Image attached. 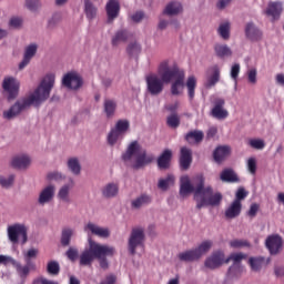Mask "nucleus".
<instances>
[{
    "mask_svg": "<svg viewBox=\"0 0 284 284\" xmlns=\"http://www.w3.org/2000/svg\"><path fill=\"white\" fill-rule=\"evenodd\" d=\"M230 152H232V150L227 145L217 146L213 152L215 163H223V161L230 156Z\"/></svg>",
    "mask_w": 284,
    "mask_h": 284,
    "instance_id": "nucleus-26",
    "label": "nucleus"
},
{
    "mask_svg": "<svg viewBox=\"0 0 284 284\" xmlns=\"http://www.w3.org/2000/svg\"><path fill=\"white\" fill-rule=\"evenodd\" d=\"M246 165L250 174L256 175V158H250Z\"/></svg>",
    "mask_w": 284,
    "mask_h": 284,
    "instance_id": "nucleus-54",
    "label": "nucleus"
},
{
    "mask_svg": "<svg viewBox=\"0 0 284 284\" xmlns=\"http://www.w3.org/2000/svg\"><path fill=\"white\" fill-rule=\"evenodd\" d=\"M61 20H62L61 13H53L51 19L48 21L49 30H54V28H57V26L61 23Z\"/></svg>",
    "mask_w": 284,
    "mask_h": 284,
    "instance_id": "nucleus-50",
    "label": "nucleus"
},
{
    "mask_svg": "<svg viewBox=\"0 0 284 284\" xmlns=\"http://www.w3.org/2000/svg\"><path fill=\"white\" fill-rule=\"evenodd\" d=\"M65 256L69 258V261H77V258H79V250L74 248V247H70L67 253Z\"/></svg>",
    "mask_w": 284,
    "mask_h": 284,
    "instance_id": "nucleus-56",
    "label": "nucleus"
},
{
    "mask_svg": "<svg viewBox=\"0 0 284 284\" xmlns=\"http://www.w3.org/2000/svg\"><path fill=\"white\" fill-rule=\"evenodd\" d=\"M130 130V121L128 120H119L115 123V126L111 129L108 134V143L109 145H116V141L123 139V134Z\"/></svg>",
    "mask_w": 284,
    "mask_h": 284,
    "instance_id": "nucleus-8",
    "label": "nucleus"
},
{
    "mask_svg": "<svg viewBox=\"0 0 284 284\" xmlns=\"http://www.w3.org/2000/svg\"><path fill=\"white\" fill-rule=\"evenodd\" d=\"M170 60H163L158 67V74L146 77V88L151 97H159L165 90V83H170L172 77L169 72Z\"/></svg>",
    "mask_w": 284,
    "mask_h": 284,
    "instance_id": "nucleus-3",
    "label": "nucleus"
},
{
    "mask_svg": "<svg viewBox=\"0 0 284 284\" xmlns=\"http://www.w3.org/2000/svg\"><path fill=\"white\" fill-rule=\"evenodd\" d=\"M85 232H91V234H94L95 236H99L100 239H108L110 236V230L101 227L94 223H88L84 227Z\"/></svg>",
    "mask_w": 284,
    "mask_h": 284,
    "instance_id": "nucleus-22",
    "label": "nucleus"
},
{
    "mask_svg": "<svg viewBox=\"0 0 284 284\" xmlns=\"http://www.w3.org/2000/svg\"><path fill=\"white\" fill-rule=\"evenodd\" d=\"M166 125L169 128H172L173 130H176L179 125H181V118L179 116L178 113H172L166 118Z\"/></svg>",
    "mask_w": 284,
    "mask_h": 284,
    "instance_id": "nucleus-47",
    "label": "nucleus"
},
{
    "mask_svg": "<svg viewBox=\"0 0 284 284\" xmlns=\"http://www.w3.org/2000/svg\"><path fill=\"white\" fill-rule=\"evenodd\" d=\"M114 247L108 245H101L92 239H89V248H85L80 254V265L83 267H90L94 263V258H101V256H114Z\"/></svg>",
    "mask_w": 284,
    "mask_h": 284,
    "instance_id": "nucleus-4",
    "label": "nucleus"
},
{
    "mask_svg": "<svg viewBox=\"0 0 284 284\" xmlns=\"http://www.w3.org/2000/svg\"><path fill=\"white\" fill-rule=\"evenodd\" d=\"M116 283V275L111 274L108 275L100 284H115Z\"/></svg>",
    "mask_w": 284,
    "mask_h": 284,
    "instance_id": "nucleus-64",
    "label": "nucleus"
},
{
    "mask_svg": "<svg viewBox=\"0 0 284 284\" xmlns=\"http://www.w3.org/2000/svg\"><path fill=\"white\" fill-rule=\"evenodd\" d=\"M19 81L12 77L3 79L2 89L8 93L9 100L17 99L19 94Z\"/></svg>",
    "mask_w": 284,
    "mask_h": 284,
    "instance_id": "nucleus-12",
    "label": "nucleus"
},
{
    "mask_svg": "<svg viewBox=\"0 0 284 284\" xmlns=\"http://www.w3.org/2000/svg\"><path fill=\"white\" fill-rule=\"evenodd\" d=\"M217 32L220 37L224 39V41H227V39H230V22L220 24Z\"/></svg>",
    "mask_w": 284,
    "mask_h": 284,
    "instance_id": "nucleus-48",
    "label": "nucleus"
},
{
    "mask_svg": "<svg viewBox=\"0 0 284 284\" xmlns=\"http://www.w3.org/2000/svg\"><path fill=\"white\" fill-rule=\"evenodd\" d=\"M240 73H241V64L239 63L233 64V67L231 68V79L236 81L239 79Z\"/></svg>",
    "mask_w": 284,
    "mask_h": 284,
    "instance_id": "nucleus-60",
    "label": "nucleus"
},
{
    "mask_svg": "<svg viewBox=\"0 0 284 284\" xmlns=\"http://www.w3.org/2000/svg\"><path fill=\"white\" fill-rule=\"evenodd\" d=\"M131 37H132V34L128 30L121 29L115 32V34L113 36V38L111 40V43L113 47H116L120 43H125L128 41V39H130Z\"/></svg>",
    "mask_w": 284,
    "mask_h": 284,
    "instance_id": "nucleus-28",
    "label": "nucleus"
},
{
    "mask_svg": "<svg viewBox=\"0 0 284 284\" xmlns=\"http://www.w3.org/2000/svg\"><path fill=\"white\" fill-rule=\"evenodd\" d=\"M74 186V181L71 180V184H64L58 192V199L64 203H70V190Z\"/></svg>",
    "mask_w": 284,
    "mask_h": 284,
    "instance_id": "nucleus-35",
    "label": "nucleus"
},
{
    "mask_svg": "<svg viewBox=\"0 0 284 284\" xmlns=\"http://www.w3.org/2000/svg\"><path fill=\"white\" fill-rule=\"evenodd\" d=\"M241 210H243V204L233 201L231 205L225 210L226 219H236V216L241 215Z\"/></svg>",
    "mask_w": 284,
    "mask_h": 284,
    "instance_id": "nucleus-31",
    "label": "nucleus"
},
{
    "mask_svg": "<svg viewBox=\"0 0 284 284\" xmlns=\"http://www.w3.org/2000/svg\"><path fill=\"white\" fill-rule=\"evenodd\" d=\"M265 246L267 247L270 254H278L283 247V237L281 235H270L265 241Z\"/></svg>",
    "mask_w": 284,
    "mask_h": 284,
    "instance_id": "nucleus-16",
    "label": "nucleus"
},
{
    "mask_svg": "<svg viewBox=\"0 0 284 284\" xmlns=\"http://www.w3.org/2000/svg\"><path fill=\"white\" fill-rule=\"evenodd\" d=\"M126 52L129 57H136L141 53V44L136 42L130 43L126 48Z\"/></svg>",
    "mask_w": 284,
    "mask_h": 284,
    "instance_id": "nucleus-49",
    "label": "nucleus"
},
{
    "mask_svg": "<svg viewBox=\"0 0 284 284\" xmlns=\"http://www.w3.org/2000/svg\"><path fill=\"white\" fill-rule=\"evenodd\" d=\"M22 23H23V20L19 17H12L9 20V27L10 28H19L20 26H22Z\"/></svg>",
    "mask_w": 284,
    "mask_h": 284,
    "instance_id": "nucleus-63",
    "label": "nucleus"
},
{
    "mask_svg": "<svg viewBox=\"0 0 284 284\" xmlns=\"http://www.w3.org/2000/svg\"><path fill=\"white\" fill-rule=\"evenodd\" d=\"M47 272L51 276H59V273L61 272V265H59V262L57 261H50L47 264Z\"/></svg>",
    "mask_w": 284,
    "mask_h": 284,
    "instance_id": "nucleus-46",
    "label": "nucleus"
},
{
    "mask_svg": "<svg viewBox=\"0 0 284 284\" xmlns=\"http://www.w3.org/2000/svg\"><path fill=\"white\" fill-rule=\"evenodd\" d=\"M220 179L223 183H241L239 174L233 169H224L220 174Z\"/></svg>",
    "mask_w": 284,
    "mask_h": 284,
    "instance_id": "nucleus-25",
    "label": "nucleus"
},
{
    "mask_svg": "<svg viewBox=\"0 0 284 284\" xmlns=\"http://www.w3.org/2000/svg\"><path fill=\"white\" fill-rule=\"evenodd\" d=\"M41 6V2L39 0H27L26 1V7L28 10H31V12H34L39 7Z\"/></svg>",
    "mask_w": 284,
    "mask_h": 284,
    "instance_id": "nucleus-58",
    "label": "nucleus"
},
{
    "mask_svg": "<svg viewBox=\"0 0 284 284\" xmlns=\"http://www.w3.org/2000/svg\"><path fill=\"white\" fill-rule=\"evenodd\" d=\"M212 116L214 119L223 120L230 116V112L225 110V99L217 98L213 101V109L211 110Z\"/></svg>",
    "mask_w": 284,
    "mask_h": 284,
    "instance_id": "nucleus-14",
    "label": "nucleus"
},
{
    "mask_svg": "<svg viewBox=\"0 0 284 284\" xmlns=\"http://www.w3.org/2000/svg\"><path fill=\"white\" fill-rule=\"evenodd\" d=\"M104 112L108 119H111V116H114V112H116V102L114 100H105Z\"/></svg>",
    "mask_w": 284,
    "mask_h": 284,
    "instance_id": "nucleus-42",
    "label": "nucleus"
},
{
    "mask_svg": "<svg viewBox=\"0 0 284 284\" xmlns=\"http://www.w3.org/2000/svg\"><path fill=\"white\" fill-rule=\"evenodd\" d=\"M150 203H152V197L148 194H142L131 202V207L139 210V207H143V205H150Z\"/></svg>",
    "mask_w": 284,
    "mask_h": 284,
    "instance_id": "nucleus-36",
    "label": "nucleus"
},
{
    "mask_svg": "<svg viewBox=\"0 0 284 284\" xmlns=\"http://www.w3.org/2000/svg\"><path fill=\"white\" fill-rule=\"evenodd\" d=\"M231 247L239 248V247H247L250 243L243 240H233L230 242Z\"/></svg>",
    "mask_w": 284,
    "mask_h": 284,
    "instance_id": "nucleus-62",
    "label": "nucleus"
},
{
    "mask_svg": "<svg viewBox=\"0 0 284 284\" xmlns=\"http://www.w3.org/2000/svg\"><path fill=\"white\" fill-rule=\"evenodd\" d=\"M14 183V175H9L8 178H0V185L2 187H10Z\"/></svg>",
    "mask_w": 284,
    "mask_h": 284,
    "instance_id": "nucleus-57",
    "label": "nucleus"
},
{
    "mask_svg": "<svg viewBox=\"0 0 284 284\" xmlns=\"http://www.w3.org/2000/svg\"><path fill=\"white\" fill-rule=\"evenodd\" d=\"M144 242L145 231L142 227L132 229L128 243L130 254L134 256V254H136V247H141Z\"/></svg>",
    "mask_w": 284,
    "mask_h": 284,
    "instance_id": "nucleus-9",
    "label": "nucleus"
},
{
    "mask_svg": "<svg viewBox=\"0 0 284 284\" xmlns=\"http://www.w3.org/2000/svg\"><path fill=\"white\" fill-rule=\"evenodd\" d=\"M245 37L248 41L257 42L263 39V32L254 24V22L246 23L245 27Z\"/></svg>",
    "mask_w": 284,
    "mask_h": 284,
    "instance_id": "nucleus-17",
    "label": "nucleus"
},
{
    "mask_svg": "<svg viewBox=\"0 0 284 284\" xmlns=\"http://www.w3.org/2000/svg\"><path fill=\"white\" fill-rule=\"evenodd\" d=\"M68 168L72 174H75V176H79L81 174V164L79 163V159L71 158L68 160Z\"/></svg>",
    "mask_w": 284,
    "mask_h": 284,
    "instance_id": "nucleus-40",
    "label": "nucleus"
},
{
    "mask_svg": "<svg viewBox=\"0 0 284 284\" xmlns=\"http://www.w3.org/2000/svg\"><path fill=\"white\" fill-rule=\"evenodd\" d=\"M170 185H174V175L169 174L166 179L159 180L158 187L160 190H163V192L168 191V187H170Z\"/></svg>",
    "mask_w": 284,
    "mask_h": 284,
    "instance_id": "nucleus-45",
    "label": "nucleus"
},
{
    "mask_svg": "<svg viewBox=\"0 0 284 284\" xmlns=\"http://www.w3.org/2000/svg\"><path fill=\"white\" fill-rule=\"evenodd\" d=\"M282 12H283V3L270 2L265 10V16L271 17L272 21H278V19H281Z\"/></svg>",
    "mask_w": 284,
    "mask_h": 284,
    "instance_id": "nucleus-18",
    "label": "nucleus"
},
{
    "mask_svg": "<svg viewBox=\"0 0 284 284\" xmlns=\"http://www.w3.org/2000/svg\"><path fill=\"white\" fill-rule=\"evenodd\" d=\"M17 272L20 276L24 277L30 274V264L27 263L26 266H22L21 264H17Z\"/></svg>",
    "mask_w": 284,
    "mask_h": 284,
    "instance_id": "nucleus-55",
    "label": "nucleus"
},
{
    "mask_svg": "<svg viewBox=\"0 0 284 284\" xmlns=\"http://www.w3.org/2000/svg\"><path fill=\"white\" fill-rule=\"evenodd\" d=\"M225 253L223 251H215L211 256L206 257L204 267L207 270H219L222 265H225Z\"/></svg>",
    "mask_w": 284,
    "mask_h": 284,
    "instance_id": "nucleus-10",
    "label": "nucleus"
},
{
    "mask_svg": "<svg viewBox=\"0 0 284 284\" xmlns=\"http://www.w3.org/2000/svg\"><path fill=\"white\" fill-rule=\"evenodd\" d=\"M8 239L13 244L17 245L20 241L21 245L28 243V226L24 224H13L7 229Z\"/></svg>",
    "mask_w": 284,
    "mask_h": 284,
    "instance_id": "nucleus-7",
    "label": "nucleus"
},
{
    "mask_svg": "<svg viewBox=\"0 0 284 284\" xmlns=\"http://www.w3.org/2000/svg\"><path fill=\"white\" fill-rule=\"evenodd\" d=\"M244 258H247L246 254L233 253L225 260V264L230 263V261H233V265L230 266L227 272L229 276H236V273H234L236 272V270L241 272V261H243Z\"/></svg>",
    "mask_w": 284,
    "mask_h": 284,
    "instance_id": "nucleus-15",
    "label": "nucleus"
},
{
    "mask_svg": "<svg viewBox=\"0 0 284 284\" xmlns=\"http://www.w3.org/2000/svg\"><path fill=\"white\" fill-rule=\"evenodd\" d=\"M54 192H55L54 185L50 184V185L45 186L40 192L38 203L40 205H45V203H50V201H52V199H54Z\"/></svg>",
    "mask_w": 284,
    "mask_h": 284,
    "instance_id": "nucleus-21",
    "label": "nucleus"
},
{
    "mask_svg": "<svg viewBox=\"0 0 284 284\" xmlns=\"http://www.w3.org/2000/svg\"><path fill=\"white\" fill-rule=\"evenodd\" d=\"M84 12H85L87 18L92 20V19H94V17H97V7H94V4L90 0H85L84 1Z\"/></svg>",
    "mask_w": 284,
    "mask_h": 284,
    "instance_id": "nucleus-44",
    "label": "nucleus"
},
{
    "mask_svg": "<svg viewBox=\"0 0 284 284\" xmlns=\"http://www.w3.org/2000/svg\"><path fill=\"white\" fill-rule=\"evenodd\" d=\"M214 51L216 57H219L220 59H223L225 57H232V49H230V47H227L226 44H215Z\"/></svg>",
    "mask_w": 284,
    "mask_h": 284,
    "instance_id": "nucleus-38",
    "label": "nucleus"
},
{
    "mask_svg": "<svg viewBox=\"0 0 284 284\" xmlns=\"http://www.w3.org/2000/svg\"><path fill=\"white\" fill-rule=\"evenodd\" d=\"M23 257L26 260V263L30 265V258H37V254H39V250L37 248H30L27 253L23 252Z\"/></svg>",
    "mask_w": 284,
    "mask_h": 284,
    "instance_id": "nucleus-53",
    "label": "nucleus"
},
{
    "mask_svg": "<svg viewBox=\"0 0 284 284\" xmlns=\"http://www.w3.org/2000/svg\"><path fill=\"white\" fill-rule=\"evenodd\" d=\"M132 156H135V161L132 164L133 170H141V168H145V165H150L154 161V156L148 155V151L141 149L138 141L130 143L125 153L122 155V160L128 163V161H132Z\"/></svg>",
    "mask_w": 284,
    "mask_h": 284,
    "instance_id": "nucleus-5",
    "label": "nucleus"
},
{
    "mask_svg": "<svg viewBox=\"0 0 284 284\" xmlns=\"http://www.w3.org/2000/svg\"><path fill=\"white\" fill-rule=\"evenodd\" d=\"M163 12L169 17H174V14L183 12V6L181 4V2L173 1L165 7Z\"/></svg>",
    "mask_w": 284,
    "mask_h": 284,
    "instance_id": "nucleus-34",
    "label": "nucleus"
},
{
    "mask_svg": "<svg viewBox=\"0 0 284 284\" xmlns=\"http://www.w3.org/2000/svg\"><path fill=\"white\" fill-rule=\"evenodd\" d=\"M196 189L194 201L196 203V210H203V207H216L221 205V201H223V194L214 193L212 186L205 187V178L203 175H196Z\"/></svg>",
    "mask_w": 284,
    "mask_h": 284,
    "instance_id": "nucleus-2",
    "label": "nucleus"
},
{
    "mask_svg": "<svg viewBox=\"0 0 284 284\" xmlns=\"http://www.w3.org/2000/svg\"><path fill=\"white\" fill-rule=\"evenodd\" d=\"M196 185H199V181H196V176L193 179V184L190 181V176L183 175L180 179V195L187 196V194H196Z\"/></svg>",
    "mask_w": 284,
    "mask_h": 284,
    "instance_id": "nucleus-11",
    "label": "nucleus"
},
{
    "mask_svg": "<svg viewBox=\"0 0 284 284\" xmlns=\"http://www.w3.org/2000/svg\"><path fill=\"white\" fill-rule=\"evenodd\" d=\"M260 209L261 206L257 203L251 204L250 210L247 211V216H250V219H254L256 214H258Z\"/></svg>",
    "mask_w": 284,
    "mask_h": 284,
    "instance_id": "nucleus-59",
    "label": "nucleus"
},
{
    "mask_svg": "<svg viewBox=\"0 0 284 284\" xmlns=\"http://www.w3.org/2000/svg\"><path fill=\"white\" fill-rule=\"evenodd\" d=\"M102 194L105 199H113L119 194V185L109 183L102 189Z\"/></svg>",
    "mask_w": 284,
    "mask_h": 284,
    "instance_id": "nucleus-37",
    "label": "nucleus"
},
{
    "mask_svg": "<svg viewBox=\"0 0 284 284\" xmlns=\"http://www.w3.org/2000/svg\"><path fill=\"white\" fill-rule=\"evenodd\" d=\"M186 89L190 101H194L195 90H196V78L191 75L186 80Z\"/></svg>",
    "mask_w": 284,
    "mask_h": 284,
    "instance_id": "nucleus-39",
    "label": "nucleus"
},
{
    "mask_svg": "<svg viewBox=\"0 0 284 284\" xmlns=\"http://www.w3.org/2000/svg\"><path fill=\"white\" fill-rule=\"evenodd\" d=\"M250 267L253 272H261L263 267H267L270 265V258L265 257H250L248 258Z\"/></svg>",
    "mask_w": 284,
    "mask_h": 284,
    "instance_id": "nucleus-23",
    "label": "nucleus"
},
{
    "mask_svg": "<svg viewBox=\"0 0 284 284\" xmlns=\"http://www.w3.org/2000/svg\"><path fill=\"white\" fill-rule=\"evenodd\" d=\"M106 14H108V22L114 21L116 17H119V12H121V4L118 0H109L105 6Z\"/></svg>",
    "mask_w": 284,
    "mask_h": 284,
    "instance_id": "nucleus-19",
    "label": "nucleus"
},
{
    "mask_svg": "<svg viewBox=\"0 0 284 284\" xmlns=\"http://www.w3.org/2000/svg\"><path fill=\"white\" fill-rule=\"evenodd\" d=\"M203 139H205L203 131L194 130L185 134V141L189 142L190 145L202 143Z\"/></svg>",
    "mask_w": 284,
    "mask_h": 284,
    "instance_id": "nucleus-30",
    "label": "nucleus"
},
{
    "mask_svg": "<svg viewBox=\"0 0 284 284\" xmlns=\"http://www.w3.org/2000/svg\"><path fill=\"white\" fill-rule=\"evenodd\" d=\"M178 258L180 261H183L184 263H193V261H199V253H196V248L189 250L185 252H182L178 255Z\"/></svg>",
    "mask_w": 284,
    "mask_h": 284,
    "instance_id": "nucleus-33",
    "label": "nucleus"
},
{
    "mask_svg": "<svg viewBox=\"0 0 284 284\" xmlns=\"http://www.w3.org/2000/svg\"><path fill=\"white\" fill-rule=\"evenodd\" d=\"M248 194H250V192H247V191L245 190V187L240 186V187L237 189L236 193H235V200H234V201H235L236 203H241V201H245V199H247Z\"/></svg>",
    "mask_w": 284,
    "mask_h": 284,
    "instance_id": "nucleus-51",
    "label": "nucleus"
},
{
    "mask_svg": "<svg viewBox=\"0 0 284 284\" xmlns=\"http://www.w3.org/2000/svg\"><path fill=\"white\" fill-rule=\"evenodd\" d=\"M30 156L28 155H17L12 159L11 165L16 170H26L27 168H30Z\"/></svg>",
    "mask_w": 284,
    "mask_h": 284,
    "instance_id": "nucleus-24",
    "label": "nucleus"
},
{
    "mask_svg": "<svg viewBox=\"0 0 284 284\" xmlns=\"http://www.w3.org/2000/svg\"><path fill=\"white\" fill-rule=\"evenodd\" d=\"M248 145L254 150H263L265 148V141L261 139H252L248 141Z\"/></svg>",
    "mask_w": 284,
    "mask_h": 284,
    "instance_id": "nucleus-52",
    "label": "nucleus"
},
{
    "mask_svg": "<svg viewBox=\"0 0 284 284\" xmlns=\"http://www.w3.org/2000/svg\"><path fill=\"white\" fill-rule=\"evenodd\" d=\"M54 74H47L32 94L24 98L22 101L16 102L8 111L3 112L4 119H14V116L21 114L23 110H28L30 105L39 108L41 103L48 101V99H50V92H52V88H54Z\"/></svg>",
    "mask_w": 284,
    "mask_h": 284,
    "instance_id": "nucleus-1",
    "label": "nucleus"
},
{
    "mask_svg": "<svg viewBox=\"0 0 284 284\" xmlns=\"http://www.w3.org/2000/svg\"><path fill=\"white\" fill-rule=\"evenodd\" d=\"M62 84L69 90H79L83 85V79L77 72H69L63 77Z\"/></svg>",
    "mask_w": 284,
    "mask_h": 284,
    "instance_id": "nucleus-13",
    "label": "nucleus"
},
{
    "mask_svg": "<svg viewBox=\"0 0 284 284\" xmlns=\"http://www.w3.org/2000/svg\"><path fill=\"white\" fill-rule=\"evenodd\" d=\"M72 234L74 231L72 229H63L61 234V245L63 247H68L70 245V241H72Z\"/></svg>",
    "mask_w": 284,
    "mask_h": 284,
    "instance_id": "nucleus-43",
    "label": "nucleus"
},
{
    "mask_svg": "<svg viewBox=\"0 0 284 284\" xmlns=\"http://www.w3.org/2000/svg\"><path fill=\"white\" fill-rule=\"evenodd\" d=\"M212 241L207 240L202 242L196 248L195 252L197 253L199 258H201V256H203L204 254H207V252L210 250H212Z\"/></svg>",
    "mask_w": 284,
    "mask_h": 284,
    "instance_id": "nucleus-41",
    "label": "nucleus"
},
{
    "mask_svg": "<svg viewBox=\"0 0 284 284\" xmlns=\"http://www.w3.org/2000/svg\"><path fill=\"white\" fill-rule=\"evenodd\" d=\"M47 179H48L49 181H63L64 176H63V174H61V173L54 171V172L48 173V174H47Z\"/></svg>",
    "mask_w": 284,
    "mask_h": 284,
    "instance_id": "nucleus-61",
    "label": "nucleus"
},
{
    "mask_svg": "<svg viewBox=\"0 0 284 284\" xmlns=\"http://www.w3.org/2000/svg\"><path fill=\"white\" fill-rule=\"evenodd\" d=\"M192 165V150L187 146H182L180 151V168L181 170H190Z\"/></svg>",
    "mask_w": 284,
    "mask_h": 284,
    "instance_id": "nucleus-20",
    "label": "nucleus"
},
{
    "mask_svg": "<svg viewBox=\"0 0 284 284\" xmlns=\"http://www.w3.org/2000/svg\"><path fill=\"white\" fill-rule=\"evenodd\" d=\"M171 161H172V151L170 149H166L158 158V166L160 168V170H168V168H170Z\"/></svg>",
    "mask_w": 284,
    "mask_h": 284,
    "instance_id": "nucleus-29",
    "label": "nucleus"
},
{
    "mask_svg": "<svg viewBox=\"0 0 284 284\" xmlns=\"http://www.w3.org/2000/svg\"><path fill=\"white\" fill-rule=\"evenodd\" d=\"M212 74L209 75L207 81H206V88H214V85L221 81V69L219 65H213L211 68Z\"/></svg>",
    "mask_w": 284,
    "mask_h": 284,
    "instance_id": "nucleus-32",
    "label": "nucleus"
},
{
    "mask_svg": "<svg viewBox=\"0 0 284 284\" xmlns=\"http://www.w3.org/2000/svg\"><path fill=\"white\" fill-rule=\"evenodd\" d=\"M168 73L171 74V94L173 97H179V94H181V92H183V89L185 88V71L181 70L176 64L170 65L169 62Z\"/></svg>",
    "mask_w": 284,
    "mask_h": 284,
    "instance_id": "nucleus-6",
    "label": "nucleus"
},
{
    "mask_svg": "<svg viewBox=\"0 0 284 284\" xmlns=\"http://www.w3.org/2000/svg\"><path fill=\"white\" fill-rule=\"evenodd\" d=\"M37 54V44H30L27 47L23 55V60L19 63V70H23L28 63L32 60V57Z\"/></svg>",
    "mask_w": 284,
    "mask_h": 284,
    "instance_id": "nucleus-27",
    "label": "nucleus"
}]
</instances>
